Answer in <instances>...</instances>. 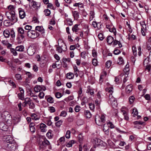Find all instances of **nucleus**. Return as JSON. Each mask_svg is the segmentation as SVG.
I'll list each match as a JSON object with an SVG mask.
<instances>
[{"label": "nucleus", "mask_w": 151, "mask_h": 151, "mask_svg": "<svg viewBox=\"0 0 151 151\" xmlns=\"http://www.w3.org/2000/svg\"><path fill=\"white\" fill-rule=\"evenodd\" d=\"M16 49H15L13 48H10L11 52L14 56H16L17 55V53L16 52Z\"/></svg>", "instance_id": "nucleus-39"}, {"label": "nucleus", "mask_w": 151, "mask_h": 151, "mask_svg": "<svg viewBox=\"0 0 151 151\" xmlns=\"http://www.w3.org/2000/svg\"><path fill=\"white\" fill-rule=\"evenodd\" d=\"M35 30L41 33L42 36L44 37L45 30L42 26H37L35 27Z\"/></svg>", "instance_id": "nucleus-14"}, {"label": "nucleus", "mask_w": 151, "mask_h": 151, "mask_svg": "<svg viewBox=\"0 0 151 151\" xmlns=\"http://www.w3.org/2000/svg\"><path fill=\"white\" fill-rule=\"evenodd\" d=\"M31 117L32 119L35 120H37L39 119V118L37 117V115L36 114H32Z\"/></svg>", "instance_id": "nucleus-52"}, {"label": "nucleus", "mask_w": 151, "mask_h": 151, "mask_svg": "<svg viewBox=\"0 0 151 151\" xmlns=\"http://www.w3.org/2000/svg\"><path fill=\"white\" fill-rule=\"evenodd\" d=\"M70 130H67L66 132L65 137L67 139H69L70 137Z\"/></svg>", "instance_id": "nucleus-54"}, {"label": "nucleus", "mask_w": 151, "mask_h": 151, "mask_svg": "<svg viewBox=\"0 0 151 151\" xmlns=\"http://www.w3.org/2000/svg\"><path fill=\"white\" fill-rule=\"evenodd\" d=\"M19 17L20 19H23L26 16L25 13L23 9L21 8L19 9Z\"/></svg>", "instance_id": "nucleus-15"}, {"label": "nucleus", "mask_w": 151, "mask_h": 151, "mask_svg": "<svg viewBox=\"0 0 151 151\" xmlns=\"http://www.w3.org/2000/svg\"><path fill=\"white\" fill-rule=\"evenodd\" d=\"M29 106V108L31 109H34L35 107V105L34 103L31 100L30 102H29L28 104Z\"/></svg>", "instance_id": "nucleus-36"}, {"label": "nucleus", "mask_w": 151, "mask_h": 151, "mask_svg": "<svg viewBox=\"0 0 151 151\" xmlns=\"http://www.w3.org/2000/svg\"><path fill=\"white\" fill-rule=\"evenodd\" d=\"M47 126L43 123H41L40 125V131L42 132H45L47 131Z\"/></svg>", "instance_id": "nucleus-17"}, {"label": "nucleus", "mask_w": 151, "mask_h": 151, "mask_svg": "<svg viewBox=\"0 0 151 151\" xmlns=\"http://www.w3.org/2000/svg\"><path fill=\"white\" fill-rule=\"evenodd\" d=\"M67 78L69 79H73L74 77V74L71 72L67 73L66 75Z\"/></svg>", "instance_id": "nucleus-25"}, {"label": "nucleus", "mask_w": 151, "mask_h": 151, "mask_svg": "<svg viewBox=\"0 0 151 151\" xmlns=\"http://www.w3.org/2000/svg\"><path fill=\"white\" fill-rule=\"evenodd\" d=\"M106 27L107 29H109L110 32H113L114 35H116V29L111 24H107L106 26Z\"/></svg>", "instance_id": "nucleus-9"}, {"label": "nucleus", "mask_w": 151, "mask_h": 151, "mask_svg": "<svg viewBox=\"0 0 151 151\" xmlns=\"http://www.w3.org/2000/svg\"><path fill=\"white\" fill-rule=\"evenodd\" d=\"M85 114L86 115L87 118H90L91 116V114L90 112L88 110L84 112Z\"/></svg>", "instance_id": "nucleus-37"}, {"label": "nucleus", "mask_w": 151, "mask_h": 151, "mask_svg": "<svg viewBox=\"0 0 151 151\" xmlns=\"http://www.w3.org/2000/svg\"><path fill=\"white\" fill-rule=\"evenodd\" d=\"M146 28V25L144 24L142 26V28H141V33L144 36L145 35V31H146V29H145V28Z\"/></svg>", "instance_id": "nucleus-31"}, {"label": "nucleus", "mask_w": 151, "mask_h": 151, "mask_svg": "<svg viewBox=\"0 0 151 151\" xmlns=\"http://www.w3.org/2000/svg\"><path fill=\"white\" fill-rule=\"evenodd\" d=\"M82 134H80L78 136V139L80 143H82L83 140V137Z\"/></svg>", "instance_id": "nucleus-34"}, {"label": "nucleus", "mask_w": 151, "mask_h": 151, "mask_svg": "<svg viewBox=\"0 0 151 151\" xmlns=\"http://www.w3.org/2000/svg\"><path fill=\"white\" fill-rule=\"evenodd\" d=\"M113 88L112 86L108 87L106 88L105 90L108 93L106 94L107 96H108L109 94H112V93L113 92Z\"/></svg>", "instance_id": "nucleus-16"}, {"label": "nucleus", "mask_w": 151, "mask_h": 151, "mask_svg": "<svg viewBox=\"0 0 151 151\" xmlns=\"http://www.w3.org/2000/svg\"><path fill=\"white\" fill-rule=\"evenodd\" d=\"M49 108V110L50 112L52 113L55 111V110L54 107L53 106H50Z\"/></svg>", "instance_id": "nucleus-58"}, {"label": "nucleus", "mask_w": 151, "mask_h": 151, "mask_svg": "<svg viewBox=\"0 0 151 151\" xmlns=\"http://www.w3.org/2000/svg\"><path fill=\"white\" fill-rule=\"evenodd\" d=\"M31 100L30 98H26L24 100V102L27 104H28L29 102H30V101Z\"/></svg>", "instance_id": "nucleus-55"}, {"label": "nucleus", "mask_w": 151, "mask_h": 151, "mask_svg": "<svg viewBox=\"0 0 151 151\" xmlns=\"http://www.w3.org/2000/svg\"><path fill=\"white\" fill-rule=\"evenodd\" d=\"M111 61L110 60L107 61L106 63V67L108 68H109L111 65Z\"/></svg>", "instance_id": "nucleus-45"}, {"label": "nucleus", "mask_w": 151, "mask_h": 151, "mask_svg": "<svg viewBox=\"0 0 151 151\" xmlns=\"http://www.w3.org/2000/svg\"><path fill=\"white\" fill-rule=\"evenodd\" d=\"M52 132L51 130H49L48 132V138L51 139L53 136V134L51 133Z\"/></svg>", "instance_id": "nucleus-43"}, {"label": "nucleus", "mask_w": 151, "mask_h": 151, "mask_svg": "<svg viewBox=\"0 0 151 151\" xmlns=\"http://www.w3.org/2000/svg\"><path fill=\"white\" fill-rule=\"evenodd\" d=\"M55 24V19L54 16H53L52 19L50 20L49 24L52 25H54Z\"/></svg>", "instance_id": "nucleus-32"}, {"label": "nucleus", "mask_w": 151, "mask_h": 151, "mask_svg": "<svg viewBox=\"0 0 151 151\" xmlns=\"http://www.w3.org/2000/svg\"><path fill=\"white\" fill-rule=\"evenodd\" d=\"M79 25V24H76L72 28V30L73 32H76L78 30H79V28L78 27V26Z\"/></svg>", "instance_id": "nucleus-27"}, {"label": "nucleus", "mask_w": 151, "mask_h": 151, "mask_svg": "<svg viewBox=\"0 0 151 151\" xmlns=\"http://www.w3.org/2000/svg\"><path fill=\"white\" fill-rule=\"evenodd\" d=\"M132 85L131 84H129L127 86L125 89V91L127 93L129 94L132 92Z\"/></svg>", "instance_id": "nucleus-18"}, {"label": "nucleus", "mask_w": 151, "mask_h": 151, "mask_svg": "<svg viewBox=\"0 0 151 151\" xmlns=\"http://www.w3.org/2000/svg\"><path fill=\"white\" fill-rule=\"evenodd\" d=\"M39 141V143L40 145H41L43 146H45L47 144V140L44 136H42L41 137Z\"/></svg>", "instance_id": "nucleus-10"}, {"label": "nucleus", "mask_w": 151, "mask_h": 151, "mask_svg": "<svg viewBox=\"0 0 151 151\" xmlns=\"http://www.w3.org/2000/svg\"><path fill=\"white\" fill-rule=\"evenodd\" d=\"M65 141V137H61L58 141V142L62 143V142H64Z\"/></svg>", "instance_id": "nucleus-60"}, {"label": "nucleus", "mask_w": 151, "mask_h": 151, "mask_svg": "<svg viewBox=\"0 0 151 151\" xmlns=\"http://www.w3.org/2000/svg\"><path fill=\"white\" fill-rule=\"evenodd\" d=\"M119 61L118 62V64L119 65H122L124 63V61L122 58L121 57H120L119 58Z\"/></svg>", "instance_id": "nucleus-47"}, {"label": "nucleus", "mask_w": 151, "mask_h": 151, "mask_svg": "<svg viewBox=\"0 0 151 151\" xmlns=\"http://www.w3.org/2000/svg\"><path fill=\"white\" fill-rule=\"evenodd\" d=\"M12 11H11L10 12H7L5 13V15L6 16L8 19H9L10 17H11L12 15L11 13V12L12 13Z\"/></svg>", "instance_id": "nucleus-44"}, {"label": "nucleus", "mask_w": 151, "mask_h": 151, "mask_svg": "<svg viewBox=\"0 0 151 151\" xmlns=\"http://www.w3.org/2000/svg\"><path fill=\"white\" fill-rule=\"evenodd\" d=\"M6 138L7 143V149L8 151H15L17 149V144L12 137L10 136H7Z\"/></svg>", "instance_id": "nucleus-2"}, {"label": "nucleus", "mask_w": 151, "mask_h": 151, "mask_svg": "<svg viewBox=\"0 0 151 151\" xmlns=\"http://www.w3.org/2000/svg\"><path fill=\"white\" fill-rule=\"evenodd\" d=\"M121 53V51L119 50L116 49V48L114 51V53L115 55H117Z\"/></svg>", "instance_id": "nucleus-63"}, {"label": "nucleus", "mask_w": 151, "mask_h": 151, "mask_svg": "<svg viewBox=\"0 0 151 151\" xmlns=\"http://www.w3.org/2000/svg\"><path fill=\"white\" fill-rule=\"evenodd\" d=\"M3 35L5 37H9L10 36V32L7 29L4 30L3 32Z\"/></svg>", "instance_id": "nucleus-29"}, {"label": "nucleus", "mask_w": 151, "mask_h": 151, "mask_svg": "<svg viewBox=\"0 0 151 151\" xmlns=\"http://www.w3.org/2000/svg\"><path fill=\"white\" fill-rule=\"evenodd\" d=\"M129 67V65H126L125 66V68L124 69V71L125 72V73H128V72L129 71V69L128 68Z\"/></svg>", "instance_id": "nucleus-56"}, {"label": "nucleus", "mask_w": 151, "mask_h": 151, "mask_svg": "<svg viewBox=\"0 0 151 151\" xmlns=\"http://www.w3.org/2000/svg\"><path fill=\"white\" fill-rule=\"evenodd\" d=\"M46 89V88L44 86H41L39 85L36 86L34 88V90L36 92H38L41 91H44Z\"/></svg>", "instance_id": "nucleus-11"}, {"label": "nucleus", "mask_w": 151, "mask_h": 151, "mask_svg": "<svg viewBox=\"0 0 151 151\" xmlns=\"http://www.w3.org/2000/svg\"><path fill=\"white\" fill-rule=\"evenodd\" d=\"M10 35L12 38L15 37V34L14 31L13 30H11L10 32Z\"/></svg>", "instance_id": "nucleus-59"}, {"label": "nucleus", "mask_w": 151, "mask_h": 151, "mask_svg": "<svg viewBox=\"0 0 151 151\" xmlns=\"http://www.w3.org/2000/svg\"><path fill=\"white\" fill-rule=\"evenodd\" d=\"M121 112L122 113L123 115L124 116V119L126 121H128L129 119V117L128 116V114L126 111L121 109Z\"/></svg>", "instance_id": "nucleus-20"}, {"label": "nucleus", "mask_w": 151, "mask_h": 151, "mask_svg": "<svg viewBox=\"0 0 151 151\" xmlns=\"http://www.w3.org/2000/svg\"><path fill=\"white\" fill-rule=\"evenodd\" d=\"M63 122V121L62 120H60L55 123V125L57 127H60V126L62 124Z\"/></svg>", "instance_id": "nucleus-46"}, {"label": "nucleus", "mask_w": 151, "mask_h": 151, "mask_svg": "<svg viewBox=\"0 0 151 151\" xmlns=\"http://www.w3.org/2000/svg\"><path fill=\"white\" fill-rule=\"evenodd\" d=\"M73 16L75 19L77 20L79 18V13L76 11H75L73 12Z\"/></svg>", "instance_id": "nucleus-28"}, {"label": "nucleus", "mask_w": 151, "mask_h": 151, "mask_svg": "<svg viewBox=\"0 0 151 151\" xmlns=\"http://www.w3.org/2000/svg\"><path fill=\"white\" fill-rule=\"evenodd\" d=\"M132 113L133 114V116L134 117H135L136 116H137L138 114V112L137 109L135 108L133 109Z\"/></svg>", "instance_id": "nucleus-40"}, {"label": "nucleus", "mask_w": 151, "mask_h": 151, "mask_svg": "<svg viewBox=\"0 0 151 151\" xmlns=\"http://www.w3.org/2000/svg\"><path fill=\"white\" fill-rule=\"evenodd\" d=\"M95 121L96 123L99 126L103 125L106 121L105 116L103 114H102L101 116L97 115L95 116Z\"/></svg>", "instance_id": "nucleus-3"}, {"label": "nucleus", "mask_w": 151, "mask_h": 151, "mask_svg": "<svg viewBox=\"0 0 151 151\" xmlns=\"http://www.w3.org/2000/svg\"><path fill=\"white\" fill-rule=\"evenodd\" d=\"M29 6L32 7L35 9H37L40 6V4L39 3L35 1H31L29 3Z\"/></svg>", "instance_id": "nucleus-6"}, {"label": "nucleus", "mask_w": 151, "mask_h": 151, "mask_svg": "<svg viewBox=\"0 0 151 151\" xmlns=\"http://www.w3.org/2000/svg\"><path fill=\"white\" fill-rule=\"evenodd\" d=\"M9 85L11 86H12L13 88H15L16 87V85L15 84V83L13 82V81H10L9 82Z\"/></svg>", "instance_id": "nucleus-62"}, {"label": "nucleus", "mask_w": 151, "mask_h": 151, "mask_svg": "<svg viewBox=\"0 0 151 151\" xmlns=\"http://www.w3.org/2000/svg\"><path fill=\"white\" fill-rule=\"evenodd\" d=\"M66 21L68 22V24L69 26H71L72 25L73 21L70 18H67L66 19Z\"/></svg>", "instance_id": "nucleus-50"}, {"label": "nucleus", "mask_w": 151, "mask_h": 151, "mask_svg": "<svg viewBox=\"0 0 151 151\" xmlns=\"http://www.w3.org/2000/svg\"><path fill=\"white\" fill-rule=\"evenodd\" d=\"M132 50L133 52V55L136 56L137 55V50L135 47L133 46L132 47Z\"/></svg>", "instance_id": "nucleus-51"}, {"label": "nucleus", "mask_w": 151, "mask_h": 151, "mask_svg": "<svg viewBox=\"0 0 151 151\" xmlns=\"http://www.w3.org/2000/svg\"><path fill=\"white\" fill-rule=\"evenodd\" d=\"M150 58L147 57L144 61V64L145 65L150 64V61H149Z\"/></svg>", "instance_id": "nucleus-33"}, {"label": "nucleus", "mask_w": 151, "mask_h": 151, "mask_svg": "<svg viewBox=\"0 0 151 151\" xmlns=\"http://www.w3.org/2000/svg\"><path fill=\"white\" fill-rule=\"evenodd\" d=\"M65 47L64 49H63V48L60 47L59 45L58 47L56 49V50L59 53H61L63 51H65L67 50V47L65 45L64 46Z\"/></svg>", "instance_id": "nucleus-19"}, {"label": "nucleus", "mask_w": 151, "mask_h": 151, "mask_svg": "<svg viewBox=\"0 0 151 151\" xmlns=\"http://www.w3.org/2000/svg\"><path fill=\"white\" fill-rule=\"evenodd\" d=\"M54 100L53 98L51 96H49L48 97V102L50 104L54 103Z\"/></svg>", "instance_id": "nucleus-42"}, {"label": "nucleus", "mask_w": 151, "mask_h": 151, "mask_svg": "<svg viewBox=\"0 0 151 151\" xmlns=\"http://www.w3.org/2000/svg\"><path fill=\"white\" fill-rule=\"evenodd\" d=\"M114 40V38L113 37L111 36H109L107 38V42L110 45L113 42Z\"/></svg>", "instance_id": "nucleus-24"}, {"label": "nucleus", "mask_w": 151, "mask_h": 151, "mask_svg": "<svg viewBox=\"0 0 151 151\" xmlns=\"http://www.w3.org/2000/svg\"><path fill=\"white\" fill-rule=\"evenodd\" d=\"M19 89L20 90V93H19L18 94V97L19 98L22 100H23L24 97V91L22 88L19 87Z\"/></svg>", "instance_id": "nucleus-13"}, {"label": "nucleus", "mask_w": 151, "mask_h": 151, "mask_svg": "<svg viewBox=\"0 0 151 151\" xmlns=\"http://www.w3.org/2000/svg\"><path fill=\"white\" fill-rule=\"evenodd\" d=\"M67 114V112L65 111H61L60 116H61L65 117L66 116Z\"/></svg>", "instance_id": "nucleus-53"}, {"label": "nucleus", "mask_w": 151, "mask_h": 151, "mask_svg": "<svg viewBox=\"0 0 151 151\" xmlns=\"http://www.w3.org/2000/svg\"><path fill=\"white\" fill-rule=\"evenodd\" d=\"M47 58V52H43L42 55L41 56V58H39L37 60V61H40L41 59L44 60H45V59Z\"/></svg>", "instance_id": "nucleus-23"}, {"label": "nucleus", "mask_w": 151, "mask_h": 151, "mask_svg": "<svg viewBox=\"0 0 151 151\" xmlns=\"http://www.w3.org/2000/svg\"><path fill=\"white\" fill-rule=\"evenodd\" d=\"M24 49V46L22 45L18 46L16 47V50L19 52H23Z\"/></svg>", "instance_id": "nucleus-26"}, {"label": "nucleus", "mask_w": 151, "mask_h": 151, "mask_svg": "<svg viewBox=\"0 0 151 151\" xmlns=\"http://www.w3.org/2000/svg\"><path fill=\"white\" fill-rule=\"evenodd\" d=\"M92 142L94 145L93 147L94 148H96L97 146H105L106 145L105 143L101 139L96 138L93 139Z\"/></svg>", "instance_id": "nucleus-5"}, {"label": "nucleus", "mask_w": 151, "mask_h": 151, "mask_svg": "<svg viewBox=\"0 0 151 151\" xmlns=\"http://www.w3.org/2000/svg\"><path fill=\"white\" fill-rule=\"evenodd\" d=\"M24 28L25 31H30L32 29V27L30 25H27L25 26Z\"/></svg>", "instance_id": "nucleus-41"}, {"label": "nucleus", "mask_w": 151, "mask_h": 151, "mask_svg": "<svg viewBox=\"0 0 151 151\" xmlns=\"http://www.w3.org/2000/svg\"><path fill=\"white\" fill-rule=\"evenodd\" d=\"M106 125L108 126L107 127H110L111 129L114 128L115 127L114 125L111 122H109L106 123Z\"/></svg>", "instance_id": "nucleus-35"}, {"label": "nucleus", "mask_w": 151, "mask_h": 151, "mask_svg": "<svg viewBox=\"0 0 151 151\" xmlns=\"http://www.w3.org/2000/svg\"><path fill=\"white\" fill-rule=\"evenodd\" d=\"M55 95L56 98L58 99L60 98L62 96V94L59 92L56 93Z\"/></svg>", "instance_id": "nucleus-48"}, {"label": "nucleus", "mask_w": 151, "mask_h": 151, "mask_svg": "<svg viewBox=\"0 0 151 151\" xmlns=\"http://www.w3.org/2000/svg\"><path fill=\"white\" fill-rule=\"evenodd\" d=\"M86 93H90L91 95H93L94 94V90L91 88L90 86H88L87 89L86 91Z\"/></svg>", "instance_id": "nucleus-21"}, {"label": "nucleus", "mask_w": 151, "mask_h": 151, "mask_svg": "<svg viewBox=\"0 0 151 151\" xmlns=\"http://www.w3.org/2000/svg\"><path fill=\"white\" fill-rule=\"evenodd\" d=\"M109 94L107 97H108V103L110 104L113 107H116L117 105L116 100L114 98L112 94Z\"/></svg>", "instance_id": "nucleus-4"}, {"label": "nucleus", "mask_w": 151, "mask_h": 151, "mask_svg": "<svg viewBox=\"0 0 151 151\" xmlns=\"http://www.w3.org/2000/svg\"><path fill=\"white\" fill-rule=\"evenodd\" d=\"M134 99V97L133 96H131L129 97V101L130 103L131 104L133 102Z\"/></svg>", "instance_id": "nucleus-49"}, {"label": "nucleus", "mask_w": 151, "mask_h": 151, "mask_svg": "<svg viewBox=\"0 0 151 151\" xmlns=\"http://www.w3.org/2000/svg\"><path fill=\"white\" fill-rule=\"evenodd\" d=\"M98 37L101 40H102L104 39L103 35L102 33L99 34L98 35Z\"/></svg>", "instance_id": "nucleus-61"}, {"label": "nucleus", "mask_w": 151, "mask_h": 151, "mask_svg": "<svg viewBox=\"0 0 151 151\" xmlns=\"http://www.w3.org/2000/svg\"><path fill=\"white\" fill-rule=\"evenodd\" d=\"M92 63L93 65L95 66H97L98 65L97 60L95 58L93 59Z\"/></svg>", "instance_id": "nucleus-57"}, {"label": "nucleus", "mask_w": 151, "mask_h": 151, "mask_svg": "<svg viewBox=\"0 0 151 151\" xmlns=\"http://www.w3.org/2000/svg\"><path fill=\"white\" fill-rule=\"evenodd\" d=\"M11 13L12 15L9 19L10 21L14 23L16 22L18 20L17 16L14 11H12V13L11 12Z\"/></svg>", "instance_id": "nucleus-7"}, {"label": "nucleus", "mask_w": 151, "mask_h": 151, "mask_svg": "<svg viewBox=\"0 0 151 151\" xmlns=\"http://www.w3.org/2000/svg\"><path fill=\"white\" fill-rule=\"evenodd\" d=\"M16 79L17 80H20L22 79L21 75L19 74H17L15 76Z\"/></svg>", "instance_id": "nucleus-38"}, {"label": "nucleus", "mask_w": 151, "mask_h": 151, "mask_svg": "<svg viewBox=\"0 0 151 151\" xmlns=\"http://www.w3.org/2000/svg\"><path fill=\"white\" fill-rule=\"evenodd\" d=\"M18 32L19 34H20V37H19L20 39V42H21L25 37L27 35L29 37L32 39H35L39 36V34L38 32H36L35 30L24 31V30L22 27L18 28Z\"/></svg>", "instance_id": "nucleus-1"}, {"label": "nucleus", "mask_w": 151, "mask_h": 151, "mask_svg": "<svg viewBox=\"0 0 151 151\" xmlns=\"http://www.w3.org/2000/svg\"><path fill=\"white\" fill-rule=\"evenodd\" d=\"M86 53L85 51L82 52L81 53V56L84 59H85L86 57Z\"/></svg>", "instance_id": "nucleus-64"}, {"label": "nucleus", "mask_w": 151, "mask_h": 151, "mask_svg": "<svg viewBox=\"0 0 151 151\" xmlns=\"http://www.w3.org/2000/svg\"><path fill=\"white\" fill-rule=\"evenodd\" d=\"M11 13L12 15L9 19L10 21L14 23L16 22L18 20L17 16L14 11H12V13L11 12Z\"/></svg>", "instance_id": "nucleus-8"}, {"label": "nucleus", "mask_w": 151, "mask_h": 151, "mask_svg": "<svg viewBox=\"0 0 151 151\" xmlns=\"http://www.w3.org/2000/svg\"><path fill=\"white\" fill-rule=\"evenodd\" d=\"M10 22L9 19L5 20L3 22L4 25L6 27H9L12 25L13 24H12Z\"/></svg>", "instance_id": "nucleus-22"}, {"label": "nucleus", "mask_w": 151, "mask_h": 151, "mask_svg": "<svg viewBox=\"0 0 151 151\" xmlns=\"http://www.w3.org/2000/svg\"><path fill=\"white\" fill-rule=\"evenodd\" d=\"M90 18L89 19L90 21L93 19L95 17V13L94 11H91L90 12Z\"/></svg>", "instance_id": "nucleus-30"}, {"label": "nucleus", "mask_w": 151, "mask_h": 151, "mask_svg": "<svg viewBox=\"0 0 151 151\" xmlns=\"http://www.w3.org/2000/svg\"><path fill=\"white\" fill-rule=\"evenodd\" d=\"M27 51L28 54L30 56L33 55L35 52L34 47H29Z\"/></svg>", "instance_id": "nucleus-12"}]
</instances>
